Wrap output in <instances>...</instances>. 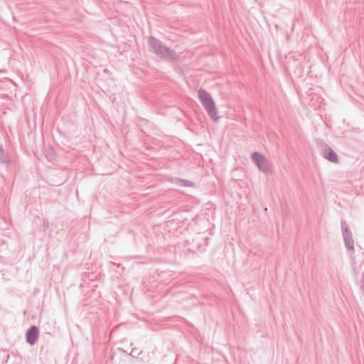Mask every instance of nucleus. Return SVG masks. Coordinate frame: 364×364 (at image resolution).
<instances>
[{
	"label": "nucleus",
	"mask_w": 364,
	"mask_h": 364,
	"mask_svg": "<svg viewBox=\"0 0 364 364\" xmlns=\"http://www.w3.org/2000/svg\"><path fill=\"white\" fill-rule=\"evenodd\" d=\"M198 97L205 109H206L208 115L213 120H217L218 118V111L215 102L210 97V94L205 90H200L198 91Z\"/></svg>",
	"instance_id": "nucleus-1"
},
{
	"label": "nucleus",
	"mask_w": 364,
	"mask_h": 364,
	"mask_svg": "<svg viewBox=\"0 0 364 364\" xmlns=\"http://www.w3.org/2000/svg\"><path fill=\"white\" fill-rule=\"evenodd\" d=\"M252 158L258 168L261 171L267 172L270 170V164L262 154L255 152L252 154Z\"/></svg>",
	"instance_id": "nucleus-2"
},
{
	"label": "nucleus",
	"mask_w": 364,
	"mask_h": 364,
	"mask_svg": "<svg viewBox=\"0 0 364 364\" xmlns=\"http://www.w3.org/2000/svg\"><path fill=\"white\" fill-rule=\"evenodd\" d=\"M154 49L156 53L167 60L175 58V53L173 50L168 49L159 42L154 41Z\"/></svg>",
	"instance_id": "nucleus-3"
},
{
	"label": "nucleus",
	"mask_w": 364,
	"mask_h": 364,
	"mask_svg": "<svg viewBox=\"0 0 364 364\" xmlns=\"http://www.w3.org/2000/svg\"><path fill=\"white\" fill-rule=\"evenodd\" d=\"M38 336V331L36 326H32L26 333V341L31 345L36 343Z\"/></svg>",
	"instance_id": "nucleus-4"
},
{
	"label": "nucleus",
	"mask_w": 364,
	"mask_h": 364,
	"mask_svg": "<svg viewBox=\"0 0 364 364\" xmlns=\"http://www.w3.org/2000/svg\"><path fill=\"white\" fill-rule=\"evenodd\" d=\"M323 156L328 159V161H331V162H333V163H337L338 162V157H337V155L336 154V153L334 151H333L331 149L329 148H326L325 150H324V152H323Z\"/></svg>",
	"instance_id": "nucleus-5"
}]
</instances>
